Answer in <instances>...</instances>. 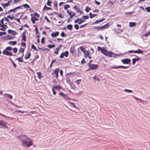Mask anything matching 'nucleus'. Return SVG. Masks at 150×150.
Returning <instances> with one entry per match:
<instances>
[{
    "instance_id": "obj_45",
    "label": "nucleus",
    "mask_w": 150,
    "mask_h": 150,
    "mask_svg": "<svg viewBox=\"0 0 150 150\" xmlns=\"http://www.w3.org/2000/svg\"><path fill=\"white\" fill-rule=\"evenodd\" d=\"M25 50V49L23 48H22V47H21L20 50H19V53L20 52H23Z\"/></svg>"
},
{
    "instance_id": "obj_38",
    "label": "nucleus",
    "mask_w": 150,
    "mask_h": 150,
    "mask_svg": "<svg viewBox=\"0 0 150 150\" xmlns=\"http://www.w3.org/2000/svg\"><path fill=\"white\" fill-rule=\"evenodd\" d=\"M91 10V8L90 7H88L87 6L86 7L85 11L86 12L88 13V12H89V10Z\"/></svg>"
},
{
    "instance_id": "obj_15",
    "label": "nucleus",
    "mask_w": 150,
    "mask_h": 150,
    "mask_svg": "<svg viewBox=\"0 0 150 150\" xmlns=\"http://www.w3.org/2000/svg\"><path fill=\"white\" fill-rule=\"evenodd\" d=\"M4 96L5 97L7 98V99H12L13 98V97L11 95L9 94H7V93H5L4 94Z\"/></svg>"
},
{
    "instance_id": "obj_35",
    "label": "nucleus",
    "mask_w": 150,
    "mask_h": 150,
    "mask_svg": "<svg viewBox=\"0 0 150 150\" xmlns=\"http://www.w3.org/2000/svg\"><path fill=\"white\" fill-rule=\"evenodd\" d=\"M111 68L112 69H118L119 68H122V66H119L117 67H112Z\"/></svg>"
},
{
    "instance_id": "obj_54",
    "label": "nucleus",
    "mask_w": 150,
    "mask_h": 150,
    "mask_svg": "<svg viewBox=\"0 0 150 150\" xmlns=\"http://www.w3.org/2000/svg\"><path fill=\"white\" fill-rule=\"evenodd\" d=\"M74 27H75V28L76 30H78L79 28V26L77 24H75L74 25Z\"/></svg>"
},
{
    "instance_id": "obj_10",
    "label": "nucleus",
    "mask_w": 150,
    "mask_h": 150,
    "mask_svg": "<svg viewBox=\"0 0 150 150\" xmlns=\"http://www.w3.org/2000/svg\"><path fill=\"white\" fill-rule=\"evenodd\" d=\"M132 56H134L137 57V58H134L132 59V64L133 65H134L135 64L136 61H139V60H140V58L138 57L137 56L135 55H133Z\"/></svg>"
},
{
    "instance_id": "obj_58",
    "label": "nucleus",
    "mask_w": 150,
    "mask_h": 150,
    "mask_svg": "<svg viewBox=\"0 0 150 150\" xmlns=\"http://www.w3.org/2000/svg\"><path fill=\"white\" fill-rule=\"evenodd\" d=\"M60 35L62 37H65L66 36V35L65 34L64 32H62Z\"/></svg>"
},
{
    "instance_id": "obj_55",
    "label": "nucleus",
    "mask_w": 150,
    "mask_h": 150,
    "mask_svg": "<svg viewBox=\"0 0 150 150\" xmlns=\"http://www.w3.org/2000/svg\"><path fill=\"white\" fill-rule=\"evenodd\" d=\"M33 15L35 16L38 18H39L40 17L39 15L38 14L37 12H35V13H34Z\"/></svg>"
},
{
    "instance_id": "obj_14",
    "label": "nucleus",
    "mask_w": 150,
    "mask_h": 150,
    "mask_svg": "<svg viewBox=\"0 0 150 150\" xmlns=\"http://www.w3.org/2000/svg\"><path fill=\"white\" fill-rule=\"evenodd\" d=\"M59 32L56 31L55 32H53L51 34V36L52 37H55L59 35Z\"/></svg>"
},
{
    "instance_id": "obj_11",
    "label": "nucleus",
    "mask_w": 150,
    "mask_h": 150,
    "mask_svg": "<svg viewBox=\"0 0 150 150\" xmlns=\"http://www.w3.org/2000/svg\"><path fill=\"white\" fill-rule=\"evenodd\" d=\"M92 70L94 69H96L98 67L97 64H90L88 66Z\"/></svg>"
},
{
    "instance_id": "obj_37",
    "label": "nucleus",
    "mask_w": 150,
    "mask_h": 150,
    "mask_svg": "<svg viewBox=\"0 0 150 150\" xmlns=\"http://www.w3.org/2000/svg\"><path fill=\"white\" fill-rule=\"evenodd\" d=\"M31 47L32 49H33L37 51H38V49L36 48L35 46L33 44H32Z\"/></svg>"
},
{
    "instance_id": "obj_40",
    "label": "nucleus",
    "mask_w": 150,
    "mask_h": 150,
    "mask_svg": "<svg viewBox=\"0 0 150 150\" xmlns=\"http://www.w3.org/2000/svg\"><path fill=\"white\" fill-rule=\"evenodd\" d=\"M79 48L81 49V51H82L83 53H85L86 51L84 49V48L82 47H80Z\"/></svg>"
},
{
    "instance_id": "obj_56",
    "label": "nucleus",
    "mask_w": 150,
    "mask_h": 150,
    "mask_svg": "<svg viewBox=\"0 0 150 150\" xmlns=\"http://www.w3.org/2000/svg\"><path fill=\"white\" fill-rule=\"evenodd\" d=\"M11 11H12L13 12H15L16 11V9H15V8L14 9H11L9 11V12Z\"/></svg>"
},
{
    "instance_id": "obj_3",
    "label": "nucleus",
    "mask_w": 150,
    "mask_h": 150,
    "mask_svg": "<svg viewBox=\"0 0 150 150\" xmlns=\"http://www.w3.org/2000/svg\"><path fill=\"white\" fill-rule=\"evenodd\" d=\"M17 137L18 139L21 140V142H23L29 138L27 135L25 134L18 135Z\"/></svg>"
},
{
    "instance_id": "obj_1",
    "label": "nucleus",
    "mask_w": 150,
    "mask_h": 150,
    "mask_svg": "<svg viewBox=\"0 0 150 150\" xmlns=\"http://www.w3.org/2000/svg\"><path fill=\"white\" fill-rule=\"evenodd\" d=\"M22 145L25 147H28L33 144L32 140L30 138L25 140L23 142H21Z\"/></svg>"
},
{
    "instance_id": "obj_42",
    "label": "nucleus",
    "mask_w": 150,
    "mask_h": 150,
    "mask_svg": "<svg viewBox=\"0 0 150 150\" xmlns=\"http://www.w3.org/2000/svg\"><path fill=\"white\" fill-rule=\"evenodd\" d=\"M82 17L83 18V19H84V20H85V19H88L89 17L87 15V16H82Z\"/></svg>"
},
{
    "instance_id": "obj_29",
    "label": "nucleus",
    "mask_w": 150,
    "mask_h": 150,
    "mask_svg": "<svg viewBox=\"0 0 150 150\" xmlns=\"http://www.w3.org/2000/svg\"><path fill=\"white\" fill-rule=\"evenodd\" d=\"M84 57L86 58H87L88 56V55L89 54V53L88 51H86L85 53H84Z\"/></svg>"
},
{
    "instance_id": "obj_13",
    "label": "nucleus",
    "mask_w": 150,
    "mask_h": 150,
    "mask_svg": "<svg viewBox=\"0 0 150 150\" xmlns=\"http://www.w3.org/2000/svg\"><path fill=\"white\" fill-rule=\"evenodd\" d=\"M8 32L9 34L14 35H15L17 34V33H16V31L12 30L11 29H9L8 30Z\"/></svg>"
},
{
    "instance_id": "obj_61",
    "label": "nucleus",
    "mask_w": 150,
    "mask_h": 150,
    "mask_svg": "<svg viewBox=\"0 0 150 150\" xmlns=\"http://www.w3.org/2000/svg\"><path fill=\"white\" fill-rule=\"evenodd\" d=\"M4 20L8 22H9L10 21L6 17H5L4 18Z\"/></svg>"
},
{
    "instance_id": "obj_51",
    "label": "nucleus",
    "mask_w": 150,
    "mask_h": 150,
    "mask_svg": "<svg viewBox=\"0 0 150 150\" xmlns=\"http://www.w3.org/2000/svg\"><path fill=\"white\" fill-rule=\"evenodd\" d=\"M150 34V31H148L147 32H146V33H145L144 36L145 37H147Z\"/></svg>"
},
{
    "instance_id": "obj_17",
    "label": "nucleus",
    "mask_w": 150,
    "mask_h": 150,
    "mask_svg": "<svg viewBox=\"0 0 150 150\" xmlns=\"http://www.w3.org/2000/svg\"><path fill=\"white\" fill-rule=\"evenodd\" d=\"M31 21H32V22L33 23H35V21H38V19L37 18H35L34 16H33L31 18Z\"/></svg>"
},
{
    "instance_id": "obj_9",
    "label": "nucleus",
    "mask_w": 150,
    "mask_h": 150,
    "mask_svg": "<svg viewBox=\"0 0 150 150\" xmlns=\"http://www.w3.org/2000/svg\"><path fill=\"white\" fill-rule=\"evenodd\" d=\"M67 13L70 16V18H72L75 15V13L72 12L70 10H67Z\"/></svg>"
},
{
    "instance_id": "obj_6",
    "label": "nucleus",
    "mask_w": 150,
    "mask_h": 150,
    "mask_svg": "<svg viewBox=\"0 0 150 150\" xmlns=\"http://www.w3.org/2000/svg\"><path fill=\"white\" fill-rule=\"evenodd\" d=\"M59 71V68H57L56 69L54 72L52 73V75L53 76L56 77L57 79L58 76V72Z\"/></svg>"
},
{
    "instance_id": "obj_52",
    "label": "nucleus",
    "mask_w": 150,
    "mask_h": 150,
    "mask_svg": "<svg viewBox=\"0 0 150 150\" xmlns=\"http://www.w3.org/2000/svg\"><path fill=\"white\" fill-rule=\"evenodd\" d=\"M45 38L44 37H43L41 39V42L42 44H44L45 42Z\"/></svg>"
},
{
    "instance_id": "obj_59",
    "label": "nucleus",
    "mask_w": 150,
    "mask_h": 150,
    "mask_svg": "<svg viewBox=\"0 0 150 150\" xmlns=\"http://www.w3.org/2000/svg\"><path fill=\"white\" fill-rule=\"evenodd\" d=\"M4 20V18L2 19L1 21H0V22H1V24H2V25H3L4 26H7V25H4V22H3V21Z\"/></svg>"
},
{
    "instance_id": "obj_30",
    "label": "nucleus",
    "mask_w": 150,
    "mask_h": 150,
    "mask_svg": "<svg viewBox=\"0 0 150 150\" xmlns=\"http://www.w3.org/2000/svg\"><path fill=\"white\" fill-rule=\"evenodd\" d=\"M67 28L69 30H71L72 29V25L71 24H70L69 25H68L67 26Z\"/></svg>"
},
{
    "instance_id": "obj_25",
    "label": "nucleus",
    "mask_w": 150,
    "mask_h": 150,
    "mask_svg": "<svg viewBox=\"0 0 150 150\" xmlns=\"http://www.w3.org/2000/svg\"><path fill=\"white\" fill-rule=\"evenodd\" d=\"M104 20H105L104 18H102V19L100 20H97V21H96L95 22H94L93 23V24H96L98 23H100V22H102Z\"/></svg>"
},
{
    "instance_id": "obj_20",
    "label": "nucleus",
    "mask_w": 150,
    "mask_h": 150,
    "mask_svg": "<svg viewBox=\"0 0 150 150\" xmlns=\"http://www.w3.org/2000/svg\"><path fill=\"white\" fill-rule=\"evenodd\" d=\"M79 22H78V24H81L83 22H84L85 21V20L84 19H83L81 18H79Z\"/></svg>"
},
{
    "instance_id": "obj_60",
    "label": "nucleus",
    "mask_w": 150,
    "mask_h": 150,
    "mask_svg": "<svg viewBox=\"0 0 150 150\" xmlns=\"http://www.w3.org/2000/svg\"><path fill=\"white\" fill-rule=\"evenodd\" d=\"M7 37L9 40L12 39L13 38V37L12 36L8 35L7 36Z\"/></svg>"
},
{
    "instance_id": "obj_18",
    "label": "nucleus",
    "mask_w": 150,
    "mask_h": 150,
    "mask_svg": "<svg viewBox=\"0 0 150 150\" xmlns=\"http://www.w3.org/2000/svg\"><path fill=\"white\" fill-rule=\"evenodd\" d=\"M61 86H60L59 85H55L54 86H53V88L54 89H55L56 90H60L61 89Z\"/></svg>"
},
{
    "instance_id": "obj_32",
    "label": "nucleus",
    "mask_w": 150,
    "mask_h": 150,
    "mask_svg": "<svg viewBox=\"0 0 150 150\" xmlns=\"http://www.w3.org/2000/svg\"><path fill=\"white\" fill-rule=\"evenodd\" d=\"M47 9V10H49L50 9H51L52 8L50 7H47L46 6V5H45L44 6L43 8V11L45 10V9Z\"/></svg>"
},
{
    "instance_id": "obj_36",
    "label": "nucleus",
    "mask_w": 150,
    "mask_h": 150,
    "mask_svg": "<svg viewBox=\"0 0 150 150\" xmlns=\"http://www.w3.org/2000/svg\"><path fill=\"white\" fill-rule=\"evenodd\" d=\"M56 51L54 52V53L57 54H58L59 51V48L57 47L55 48Z\"/></svg>"
},
{
    "instance_id": "obj_33",
    "label": "nucleus",
    "mask_w": 150,
    "mask_h": 150,
    "mask_svg": "<svg viewBox=\"0 0 150 150\" xmlns=\"http://www.w3.org/2000/svg\"><path fill=\"white\" fill-rule=\"evenodd\" d=\"M21 57H19L18 58H16V59H17L18 61L19 62H23V59H21Z\"/></svg>"
},
{
    "instance_id": "obj_21",
    "label": "nucleus",
    "mask_w": 150,
    "mask_h": 150,
    "mask_svg": "<svg viewBox=\"0 0 150 150\" xmlns=\"http://www.w3.org/2000/svg\"><path fill=\"white\" fill-rule=\"evenodd\" d=\"M6 26H5L2 25L0 23V27H2V28H0V30H1L2 31H5V30L6 28Z\"/></svg>"
},
{
    "instance_id": "obj_64",
    "label": "nucleus",
    "mask_w": 150,
    "mask_h": 150,
    "mask_svg": "<svg viewBox=\"0 0 150 150\" xmlns=\"http://www.w3.org/2000/svg\"><path fill=\"white\" fill-rule=\"evenodd\" d=\"M60 74L62 76H63V71L62 70H60L59 71Z\"/></svg>"
},
{
    "instance_id": "obj_63",
    "label": "nucleus",
    "mask_w": 150,
    "mask_h": 150,
    "mask_svg": "<svg viewBox=\"0 0 150 150\" xmlns=\"http://www.w3.org/2000/svg\"><path fill=\"white\" fill-rule=\"evenodd\" d=\"M99 12V10L97 9H96L94 10L93 11V12L98 13Z\"/></svg>"
},
{
    "instance_id": "obj_26",
    "label": "nucleus",
    "mask_w": 150,
    "mask_h": 150,
    "mask_svg": "<svg viewBox=\"0 0 150 150\" xmlns=\"http://www.w3.org/2000/svg\"><path fill=\"white\" fill-rule=\"evenodd\" d=\"M67 82L70 85L71 83V79L70 77H68L66 79Z\"/></svg>"
},
{
    "instance_id": "obj_2",
    "label": "nucleus",
    "mask_w": 150,
    "mask_h": 150,
    "mask_svg": "<svg viewBox=\"0 0 150 150\" xmlns=\"http://www.w3.org/2000/svg\"><path fill=\"white\" fill-rule=\"evenodd\" d=\"M103 49L101 50V52L104 55L109 57H112V54H115L114 53L111 51L108 52L106 50L103 48Z\"/></svg>"
},
{
    "instance_id": "obj_5",
    "label": "nucleus",
    "mask_w": 150,
    "mask_h": 150,
    "mask_svg": "<svg viewBox=\"0 0 150 150\" xmlns=\"http://www.w3.org/2000/svg\"><path fill=\"white\" fill-rule=\"evenodd\" d=\"M6 123L3 120H0V128H4L6 127Z\"/></svg>"
},
{
    "instance_id": "obj_44",
    "label": "nucleus",
    "mask_w": 150,
    "mask_h": 150,
    "mask_svg": "<svg viewBox=\"0 0 150 150\" xmlns=\"http://www.w3.org/2000/svg\"><path fill=\"white\" fill-rule=\"evenodd\" d=\"M52 3V1L50 0H48L47 2V5L49 6H51V4Z\"/></svg>"
},
{
    "instance_id": "obj_22",
    "label": "nucleus",
    "mask_w": 150,
    "mask_h": 150,
    "mask_svg": "<svg viewBox=\"0 0 150 150\" xmlns=\"http://www.w3.org/2000/svg\"><path fill=\"white\" fill-rule=\"evenodd\" d=\"M136 23L135 22H130L129 23V26L130 27H132L135 26Z\"/></svg>"
},
{
    "instance_id": "obj_47",
    "label": "nucleus",
    "mask_w": 150,
    "mask_h": 150,
    "mask_svg": "<svg viewBox=\"0 0 150 150\" xmlns=\"http://www.w3.org/2000/svg\"><path fill=\"white\" fill-rule=\"evenodd\" d=\"M6 50H8L9 51H11L12 50V47H8L6 48Z\"/></svg>"
},
{
    "instance_id": "obj_23",
    "label": "nucleus",
    "mask_w": 150,
    "mask_h": 150,
    "mask_svg": "<svg viewBox=\"0 0 150 150\" xmlns=\"http://www.w3.org/2000/svg\"><path fill=\"white\" fill-rule=\"evenodd\" d=\"M16 41H9L8 42V44L12 45H14L16 44Z\"/></svg>"
},
{
    "instance_id": "obj_62",
    "label": "nucleus",
    "mask_w": 150,
    "mask_h": 150,
    "mask_svg": "<svg viewBox=\"0 0 150 150\" xmlns=\"http://www.w3.org/2000/svg\"><path fill=\"white\" fill-rule=\"evenodd\" d=\"M79 21V18H78L74 20V22L75 23H78Z\"/></svg>"
},
{
    "instance_id": "obj_34",
    "label": "nucleus",
    "mask_w": 150,
    "mask_h": 150,
    "mask_svg": "<svg viewBox=\"0 0 150 150\" xmlns=\"http://www.w3.org/2000/svg\"><path fill=\"white\" fill-rule=\"evenodd\" d=\"M6 32H0V36H1L3 35H6Z\"/></svg>"
},
{
    "instance_id": "obj_28",
    "label": "nucleus",
    "mask_w": 150,
    "mask_h": 150,
    "mask_svg": "<svg viewBox=\"0 0 150 150\" xmlns=\"http://www.w3.org/2000/svg\"><path fill=\"white\" fill-rule=\"evenodd\" d=\"M47 46L49 48L51 49L52 48L54 47H55V45L54 44L52 45H47Z\"/></svg>"
},
{
    "instance_id": "obj_50",
    "label": "nucleus",
    "mask_w": 150,
    "mask_h": 150,
    "mask_svg": "<svg viewBox=\"0 0 150 150\" xmlns=\"http://www.w3.org/2000/svg\"><path fill=\"white\" fill-rule=\"evenodd\" d=\"M69 7H70L69 5V4H67L64 6V8L65 9H67Z\"/></svg>"
},
{
    "instance_id": "obj_48",
    "label": "nucleus",
    "mask_w": 150,
    "mask_h": 150,
    "mask_svg": "<svg viewBox=\"0 0 150 150\" xmlns=\"http://www.w3.org/2000/svg\"><path fill=\"white\" fill-rule=\"evenodd\" d=\"M146 10L148 12H150V6L146 7L145 8Z\"/></svg>"
},
{
    "instance_id": "obj_8",
    "label": "nucleus",
    "mask_w": 150,
    "mask_h": 150,
    "mask_svg": "<svg viewBox=\"0 0 150 150\" xmlns=\"http://www.w3.org/2000/svg\"><path fill=\"white\" fill-rule=\"evenodd\" d=\"M122 62L124 64H129L131 62V60L129 59H124L121 60Z\"/></svg>"
},
{
    "instance_id": "obj_46",
    "label": "nucleus",
    "mask_w": 150,
    "mask_h": 150,
    "mask_svg": "<svg viewBox=\"0 0 150 150\" xmlns=\"http://www.w3.org/2000/svg\"><path fill=\"white\" fill-rule=\"evenodd\" d=\"M124 91L125 92H128L129 93H132L133 92L131 90H128L127 89H124Z\"/></svg>"
},
{
    "instance_id": "obj_12",
    "label": "nucleus",
    "mask_w": 150,
    "mask_h": 150,
    "mask_svg": "<svg viewBox=\"0 0 150 150\" xmlns=\"http://www.w3.org/2000/svg\"><path fill=\"white\" fill-rule=\"evenodd\" d=\"M3 53L4 54H6L8 56H12L14 55L11 52H9L6 50H5L3 51Z\"/></svg>"
},
{
    "instance_id": "obj_41",
    "label": "nucleus",
    "mask_w": 150,
    "mask_h": 150,
    "mask_svg": "<svg viewBox=\"0 0 150 150\" xmlns=\"http://www.w3.org/2000/svg\"><path fill=\"white\" fill-rule=\"evenodd\" d=\"M37 74L39 78H42V75L40 72H37Z\"/></svg>"
},
{
    "instance_id": "obj_24",
    "label": "nucleus",
    "mask_w": 150,
    "mask_h": 150,
    "mask_svg": "<svg viewBox=\"0 0 150 150\" xmlns=\"http://www.w3.org/2000/svg\"><path fill=\"white\" fill-rule=\"evenodd\" d=\"M22 6L24 7L25 8H29L30 9V10H31V9L30 8V6L26 4L23 5Z\"/></svg>"
},
{
    "instance_id": "obj_49",
    "label": "nucleus",
    "mask_w": 150,
    "mask_h": 150,
    "mask_svg": "<svg viewBox=\"0 0 150 150\" xmlns=\"http://www.w3.org/2000/svg\"><path fill=\"white\" fill-rule=\"evenodd\" d=\"M76 83L77 85H79L81 82V80L80 79L76 80Z\"/></svg>"
},
{
    "instance_id": "obj_43",
    "label": "nucleus",
    "mask_w": 150,
    "mask_h": 150,
    "mask_svg": "<svg viewBox=\"0 0 150 150\" xmlns=\"http://www.w3.org/2000/svg\"><path fill=\"white\" fill-rule=\"evenodd\" d=\"M31 55V53L30 52L28 54V55L27 57L25 56V58L26 59H28L30 57Z\"/></svg>"
},
{
    "instance_id": "obj_27",
    "label": "nucleus",
    "mask_w": 150,
    "mask_h": 150,
    "mask_svg": "<svg viewBox=\"0 0 150 150\" xmlns=\"http://www.w3.org/2000/svg\"><path fill=\"white\" fill-rule=\"evenodd\" d=\"M89 15L90 16V17L91 18H92L93 17L96 16H97L96 14H93L91 13H89Z\"/></svg>"
},
{
    "instance_id": "obj_53",
    "label": "nucleus",
    "mask_w": 150,
    "mask_h": 150,
    "mask_svg": "<svg viewBox=\"0 0 150 150\" xmlns=\"http://www.w3.org/2000/svg\"><path fill=\"white\" fill-rule=\"evenodd\" d=\"M59 95L62 97H65L66 96V95L65 94H64L62 92H60V93Z\"/></svg>"
},
{
    "instance_id": "obj_57",
    "label": "nucleus",
    "mask_w": 150,
    "mask_h": 150,
    "mask_svg": "<svg viewBox=\"0 0 150 150\" xmlns=\"http://www.w3.org/2000/svg\"><path fill=\"white\" fill-rule=\"evenodd\" d=\"M21 45L23 47L25 46L26 45V44L25 43V42H23L22 41L21 43Z\"/></svg>"
},
{
    "instance_id": "obj_16",
    "label": "nucleus",
    "mask_w": 150,
    "mask_h": 150,
    "mask_svg": "<svg viewBox=\"0 0 150 150\" xmlns=\"http://www.w3.org/2000/svg\"><path fill=\"white\" fill-rule=\"evenodd\" d=\"M26 32V30H25V31H24L23 33H22V40H23L24 42H25L26 41V36L25 35V33Z\"/></svg>"
},
{
    "instance_id": "obj_4",
    "label": "nucleus",
    "mask_w": 150,
    "mask_h": 150,
    "mask_svg": "<svg viewBox=\"0 0 150 150\" xmlns=\"http://www.w3.org/2000/svg\"><path fill=\"white\" fill-rule=\"evenodd\" d=\"M109 25L107 23L104 25L100 27H95L94 28V29H97L98 31L101 30H102L107 28L109 27Z\"/></svg>"
},
{
    "instance_id": "obj_31",
    "label": "nucleus",
    "mask_w": 150,
    "mask_h": 150,
    "mask_svg": "<svg viewBox=\"0 0 150 150\" xmlns=\"http://www.w3.org/2000/svg\"><path fill=\"white\" fill-rule=\"evenodd\" d=\"M1 5L3 6L4 8H5V6H7L9 5V4L8 3V2L5 3L4 4H1Z\"/></svg>"
},
{
    "instance_id": "obj_7",
    "label": "nucleus",
    "mask_w": 150,
    "mask_h": 150,
    "mask_svg": "<svg viewBox=\"0 0 150 150\" xmlns=\"http://www.w3.org/2000/svg\"><path fill=\"white\" fill-rule=\"evenodd\" d=\"M69 54V52L67 51H66L65 52H63L61 54L60 57V58H62L64 57V56L66 57H67Z\"/></svg>"
},
{
    "instance_id": "obj_19",
    "label": "nucleus",
    "mask_w": 150,
    "mask_h": 150,
    "mask_svg": "<svg viewBox=\"0 0 150 150\" xmlns=\"http://www.w3.org/2000/svg\"><path fill=\"white\" fill-rule=\"evenodd\" d=\"M143 53V51L140 49H138L137 50L134 51V53L142 54Z\"/></svg>"
},
{
    "instance_id": "obj_39",
    "label": "nucleus",
    "mask_w": 150,
    "mask_h": 150,
    "mask_svg": "<svg viewBox=\"0 0 150 150\" xmlns=\"http://www.w3.org/2000/svg\"><path fill=\"white\" fill-rule=\"evenodd\" d=\"M13 52L14 53H16L17 51V49L16 47H14L13 49Z\"/></svg>"
}]
</instances>
